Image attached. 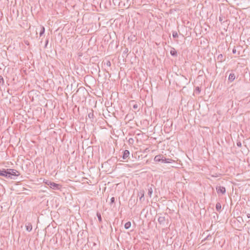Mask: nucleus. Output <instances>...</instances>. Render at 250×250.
<instances>
[{"label":"nucleus","mask_w":250,"mask_h":250,"mask_svg":"<svg viewBox=\"0 0 250 250\" xmlns=\"http://www.w3.org/2000/svg\"><path fill=\"white\" fill-rule=\"evenodd\" d=\"M247 216H248V218H250V215L249 214H248Z\"/></svg>","instance_id":"obj_30"},{"label":"nucleus","mask_w":250,"mask_h":250,"mask_svg":"<svg viewBox=\"0 0 250 250\" xmlns=\"http://www.w3.org/2000/svg\"><path fill=\"white\" fill-rule=\"evenodd\" d=\"M45 32V28L43 26H42L41 27V31L40 32V36H42L43 34H44Z\"/></svg>","instance_id":"obj_16"},{"label":"nucleus","mask_w":250,"mask_h":250,"mask_svg":"<svg viewBox=\"0 0 250 250\" xmlns=\"http://www.w3.org/2000/svg\"><path fill=\"white\" fill-rule=\"evenodd\" d=\"M172 161V160L170 159H166L165 158V159H163L162 160V162L163 163H170Z\"/></svg>","instance_id":"obj_12"},{"label":"nucleus","mask_w":250,"mask_h":250,"mask_svg":"<svg viewBox=\"0 0 250 250\" xmlns=\"http://www.w3.org/2000/svg\"><path fill=\"white\" fill-rule=\"evenodd\" d=\"M172 36L173 38H176L178 37L177 33L176 31L173 32Z\"/></svg>","instance_id":"obj_20"},{"label":"nucleus","mask_w":250,"mask_h":250,"mask_svg":"<svg viewBox=\"0 0 250 250\" xmlns=\"http://www.w3.org/2000/svg\"><path fill=\"white\" fill-rule=\"evenodd\" d=\"M235 76L234 74L230 73L229 77V80L230 82H231L234 81V80L235 79Z\"/></svg>","instance_id":"obj_9"},{"label":"nucleus","mask_w":250,"mask_h":250,"mask_svg":"<svg viewBox=\"0 0 250 250\" xmlns=\"http://www.w3.org/2000/svg\"><path fill=\"white\" fill-rule=\"evenodd\" d=\"M97 216L98 217V220H99V222L101 223L102 222V217H101V215L100 213L97 212Z\"/></svg>","instance_id":"obj_18"},{"label":"nucleus","mask_w":250,"mask_h":250,"mask_svg":"<svg viewBox=\"0 0 250 250\" xmlns=\"http://www.w3.org/2000/svg\"><path fill=\"white\" fill-rule=\"evenodd\" d=\"M162 155H158L154 157V161L157 162H161L162 160Z\"/></svg>","instance_id":"obj_6"},{"label":"nucleus","mask_w":250,"mask_h":250,"mask_svg":"<svg viewBox=\"0 0 250 250\" xmlns=\"http://www.w3.org/2000/svg\"><path fill=\"white\" fill-rule=\"evenodd\" d=\"M138 105L137 104H134L133 105V108L134 109H137L138 108Z\"/></svg>","instance_id":"obj_26"},{"label":"nucleus","mask_w":250,"mask_h":250,"mask_svg":"<svg viewBox=\"0 0 250 250\" xmlns=\"http://www.w3.org/2000/svg\"><path fill=\"white\" fill-rule=\"evenodd\" d=\"M237 145L239 147H240L241 146V143L239 142H237Z\"/></svg>","instance_id":"obj_28"},{"label":"nucleus","mask_w":250,"mask_h":250,"mask_svg":"<svg viewBox=\"0 0 250 250\" xmlns=\"http://www.w3.org/2000/svg\"><path fill=\"white\" fill-rule=\"evenodd\" d=\"M219 20H220V21H221V20H222V19H221V18H220Z\"/></svg>","instance_id":"obj_31"},{"label":"nucleus","mask_w":250,"mask_h":250,"mask_svg":"<svg viewBox=\"0 0 250 250\" xmlns=\"http://www.w3.org/2000/svg\"><path fill=\"white\" fill-rule=\"evenodd\" d=\"M46 184L50 187V188L53 189H59L61 188V186L59 184H56L55 183L48 181L46 182Z\"/></svg>","instance_id":"obj_2"},{"label":"nucleus","mask_w":250,"mask_h":250,"mask_svg":"<svg viewBox=\"0 0 250 250\" xmlns=\"http://www.w3.org/2000/svg\"><path fill=\"white\" fill-rule=\"evenodd\" d=\"M25 227L26 230L29 232L31 231L32 229V225L30 223H28L27 224H26L25 225Z\"/></svg>","instance_id":"obj_5"},{"label":"nucleus","mask_w":250,"mask_h":250,"mask_svg":"<svg viewBox=\"0 0 250 250\" xmlns=\"http://www.w3.org/2000/svg\"><path fill=\"white\" fill-rule=\"evenodd\" d=\"M131 222L130 221H128L127 222H126L125 225V229H128L130 228L131 227Z\"/></svg>","instance_id":"obj_15"},{"label":"nucleus","mask_w":250,"mask_h":250,"mask_svg":"<svg viewBox=\"0 0 250 250\" xmlns=\"http://www.w3.org/2000/svg\"><path fill=\"white\" fill-rule=\"evenodd\" d=\"M141 195H142L141 197L140 198V201H141L144 200V191H143L142 193H141Z\"/></svg>","instance_id":"obj_22"},{"label":"nucleus","mask_w":250,"mask_h":250,"mask_svg":"<svg viewBox=\"0 0 250 250\" xmlns=\"http://www.w3.org/2000/svg\"><path fill=\"white\" fill-rule=\"evenodd\" d=\"M6 172H7V173H6L7 177L10 178L11 179L13 178V177H12L13 176H18L20 174L19 171H17L15 169H10V168L7 169Z\"/></svg>","instance_id":"obj_1"},{"label":"nucleus","mask_w":250,"mask_h":250,"mask_svg":"<svg viewBox=\"0 0 250 250\" xmlns=\"http://www.w3.org/2000/svg\"><path fill=\"white\" fill-rule=\"evenodd\" d=\"M114 202H115V198L113 197L110 199V204H113Z\"/></svg>","instance_id":"obj_25"},{"label":"nucleus","mask_w":250,"mask_h":250,"mask_svg":"<svg viewBox=\"0 0 250 250\" xmlns=\"http://www.w3.org/2000/svg\"><path fill=\"white\" fill-rule=\"evenodd\" d=\"M216 209L217 211L220 212L221 210V205L220 203L218 202L216 204Z\"/></svg>","instance_id":"obj_11"},{"label":"nucleus","mask_w":250,"mask_h":250,"mask_svg":"<svg viewBox=\"0 0 250 250\" xmlns=\"http://www.w3.org/2000/svg\"><path fill=\"white\" fill-rule=\"evenodd\" d=\"M219 20H220V21H221V20H222V19H221V18H220Z\"/></svg>","instance_id":"obj_32"},{"label":"nucleus","mask_w":250,"mask_h":250,"mask_svg":"<svg viewBox=\"0 0 250 250\" xmlns=\"http://www.w3.org/2000/svg\"><path fill=\"white\" fill-rule=\"evenodd\" d=\"M4 81L3 77L0 75V84H1L2 85L4 84Z\"/></svg>","instance_id":"obj_19"},{"label":"nucleus","mask_w":250,"mask_h":250,"mask_svg":"<svg viewBox=\"0 0 250 250\" xmlns=\"http://www.w3.org/2000/svg\"><path fill=\"white\" fill-rule=\"evenodd\" d=\"M158 221L160 224H164L166 221L165 217L164 216H160L158 219Z\"/></svg>","instance_id":"obj_7"},{"label":"nucleus","mask_w":250,"mask_h":250,"mask_svg":"<svg viewBox=\"0 0 250 250\" xmlns=\"http://www.w3.org/2000/svg\"><path fill=\"white\" fill-rule=\"evenodd\" d=\"M48 43V40L47 39L45 42V46L46 47Z\"/></svg>","instance_id":"obj_29"},{"label":"nucleus","mask_w":250,"mask_h":250,"mask_svg":"<svg viewBox=\"0 0 250 250\" xmlns=\"http://www.w3.org/2000/svg\"><path fill=\"white\" fill-rule=\"evenodd\" d=\"M152 185H151L150 187H148V188L147 194L149 196V197H151V195H152V192H153V190H152Z\"/></svg>","instance_id":"obj_10"},{"label":"nucleus","mask_w":250,"mask_h":250,"mask_svg":"<svg viewBox=\"0 0 250 250\" xmlns=\"http://www.w3.org/2000/svg\"><path fill=\"white\" fill-rule=\"evenodd\" d=\"M200 91V88L199 87H196L195 88V92H198V93H199Z\"/></svg>","instance_id":"obj_24"},{"label":"nucleus","mask_w":250,"mask_h":250,"mask_svg":"<svg viewBox=\"0 0 250 250\" xmlns=\"http://www.w3.org/2000/svg\"><path fill=\"white\" fill-rule=\"evenodd\" d=\"M217 60L219 62H222L224 60V57L222 54H220L218 55L217 57Z\"/></svg>","instance_id":"obj_14"},{"label":"nucleus","mask_w":250,"mask_h":250,"mask_svg":"<svg viewBox=\"0 0 250 250\" xmlns=\"http://www.w3.org/2000/svg\"><path fill=\"white\" fill-rule=\"evenodd\" d=\"M7 172L6 169H2L0 170V175L1 176H4L7 177Z\"/></svg>","instance_id":"obj_8"},{"label":"nucleus","mask_w":250,"mask_h":250,"mask_svg":"<svg viewBox=\"0 0 250 250\" xmlns=\"http://www.w3.org/2000/svg\"><path fill=\"white\" fill-rule=\"evenodd\" d=\"M216 191L218 194H224L226 193V188L224 187L216 186Z\"/></svg>","instance_id":"obj_3"},{"label":"nucleus","mask_w":250,"mask_h":250,"mask_svg":"<svg viewBox=\"0 0 250 250\" xmlns=\"http://www.w3.org/2000/svg\"><path fill=\"white\" fill-rule=\"evenodd\" d=\"M170 53L171 55L172 56H177V51L173 48L170 50Z\"/></svg>","instance_id":"obj_13"},{"label":"nucleus","mask_w":250,"mask_h":250,"mask_svg":"<svg viewBox=\"0 0 250 250\" xmlns=\"http://www.w3.org/2000/svg\"><path fill=\"white\" fill-rule=\"evenodd\" d=\"M129 151L128 150H125L123 151L122 158L124 160H128L129 158Z\"/></svg>","instance_id":"obj_4"},{"label":"nucleus","mask_w":250,"mask_h":250,"mask_svg":"<svg viewBox=\"0 0 250 250\" xmlns=\"http://www.w3.org/2000/svg\"><path fill=\"white\" fill-rule=\"evenodd\" d=\"M104 64H106L107 66L110 67L111 66V62L109 61H106L104 62Z\"/></svg>","instance_id":"obj_21"},{"label":"nucleus","mask_w":250,"mask_h":250,"mask_svg":"<svg viewBox=\"0 0 250 250\" xmlns=\"http://www.w3.org/2000/svg\"><path fill=\"white\" fill-rule=\"evenodd\" d=\"M211 238V236L210 235H208L206 238H204V240H210Z\"/></svg>","instance_id":"obj_23"},{"label":"nucleus","mask_w":250,"mask_h":250,"mask_svg":"<svg viewBox=\"0 0 250 250\" xmlns=\"http://www.w3.org/2000/svg\"><path fill=\"white\" fill-rule=\"evenodd\" d=\"M232 53H233V54H236V49L235 48H234L233 49V50H232Z\"/></svg>","instance_id":"obj_27"},{"label":"nucleus","mask_w":250,"mask_h":250,"mask_svg":"<svg viewBox=\"0 0 250 250\" xmlns=\"http://www.w3.org/2000/svg\"><path fill=\"white\" fill-rule=\"evenodd\" d=\"M88 116L90 119H93L94 117L93 110L92 109L91 110V112H89L88 114Z\"/></svg>","instance_id":"obj_17"}]
</instances>
